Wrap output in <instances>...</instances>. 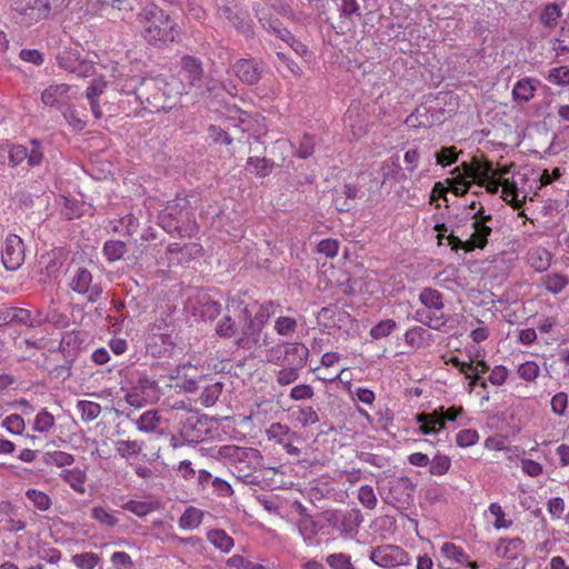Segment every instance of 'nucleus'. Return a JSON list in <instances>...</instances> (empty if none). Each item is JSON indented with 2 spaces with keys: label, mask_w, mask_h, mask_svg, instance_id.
Listing matches in <instances>:
<instances>
[{
  "label": "nucleus",
  "mask_w": 569,
  "mask_h": 569,
  "mask_svg": "<svg viewBox=\"0 0 569 569\" xmlns=\"http://www.w3.org/2000/svg\"><path fill=\"white\" fill-rule=\"evenodd\" d=\"M142 38L151 46L163 47L178 40L180 27L177 21L158 4L143 6L137 14Z\"/></svg>",
  "instance_id": "f257e3e1"
},
{
  "label": "nucleus",
  "mask_w": 569,
  "mask_h": 569,
  "mask_svg": "<svg viewBox=\"0 0 569 569\" xmlns=\"http://www.w3.org/2000/svg\"><path fill=\"white\" fill-rule=\"evenodd\" d=\"M216 332L219 337L234 338L236 345L248 351L257 350L269 343V336L263 332L261 326L234 310L228 311V315L217 323Z\"/></svg>",
  "instance_id": "f03ea898"
},
{
  "label": "nucleus",
  "mask_w": 569,
  "mask_h": 569,
  "mask_svg": "<svg viewBox=\"0 0 569 569\" xmlns=\"http://www.w3.org/2000/svg\"><path fill=\"white\" fill-rule=\"evenodd\" d=\"M210 456L237 472L238 480L257 485V477L252 471L262 465L263 456L252 447H241L237 445H223L210 449Z\"/></svg>",
  "instance_id": "7ed1b4c3"
},
{
  "label": "nucleus",
  "mask_w": 569,
  "mask_h": 569,
  "mask_svg": "<svg viewBox=\"0 0 569 569\" xmlns=\"http://www.w3.org/2000/svg\"><path fill=\"white\" fill-rule=\"evenodd\" d=\"M466 176L471 178L472 182L486 187L489 193H497L502 189V197L506 201L517 200L519 197L515 182L498 177L497 171L488 162L473 161L463 162Z\"/></svg>",
  "instance_id": "20e7f679"
},
{
  "label": "nucleus",
  "mask_w": 569,
  "mask_h": 569,
  "mask_svg": "<svg viewBox=\"0 0 569 569\" xmlns=\"http://www.w3.org/2000/svg\"><path fill=\"white\" fill-rule=\"evenodd\" d=\"M276 305L272 301L258 302L247 292H239L227 301V311H237L242 317H249L262 328L274 313Z\"/></svg>",
  "instance_id": "39448f33"
},
{
  "label": "nucleus",
  "mask_w": 569,
  "mask_h": 569,
  "mask_svg": "<svg viewBox=\"0 0 569 569\" xmlns=\"http://www.w3.org/2000/svg\"><path fill=\"white\" fill-rule=\"evenodd\" d=\"M463 413L461 407H449L446 410H435L428 413H418L416 421L419 423L418 432L425 436L438 435L445 429L446 421H457Z\"/></svg>",
  "instance_id": "423d86ee"
},
{
  "label": "nucleus",
  "mask_w": 569,
  "mask_h": 569,
  "mask_svg": "<svg viewBox=\"0 0 569 569\" xmlns=\"http://www.w3.org/2000/svg\"><path fill=\"white\" fill-rule=\"evenodd\" d=\"M369 559L383 569H395L410 565L409 553L397 545H381L371 548Z\"/></svg>",
  "instance_id": "0eeeda50"
},
{
  "label": "nucleus",
  "mask_w": 569,
  "mask_h": 569,
  "mask_svg": "<svg viewBox=\"0 0 569 569\" xmlns=\"http://www.w3.org/2000/svg\"><path fill=\"white\" fill-rule=\"evenodd\" d=\"M469 230L467 252L483 249L488 243V237L492 232V217L490 214L483 216L481 211H478L470 222Z\"/></svg>",
  "instance_id": "6e6552de"
},
{
  "label": "nucleus",
  "mask_w": 569,
  "mask_h": 569,
  "mask_svg": "<svg viewBox=\"0 0 569 569\" xmlns=\"http://www.w3.org/2000/svg\"><path fill=\"white\" fill-rule=\"evenodd\" d=\"M26 258L24 244L17 234H8L1 248V260L9 271L18 270Z\"/></svg>",
  "instance_id": "1a4fd4ad"
},
{
  "label": "nucleus",
  "mask_w": 569,
  "mask_h": 569,
  "mask_svg": "<svg viewBox=\"0 0 569 569\" xmlns=\"http://www.w3.org/2000/svg\"><path fill=\"white\" fill-rule=\"evenodd\" d=\"M218 14L220 18L228 20L246 37L252 36V20L246 11L240 9L237 0H228L226 4L219 7Z\"/></svg>",
  "instance_id": "9d476101"
},
{
  "label": "nucleus",
  "mask_w": 569,
  "mask_h": 569,
  "mask_svg": "<svg viewBox=\"0 0 569 569\" xmlns=\"http://www.w3.org/2000/svg\"><path fill=\"white\" fill-rule=\"evenodd\" d=\"M12 8L29 23L48 18L52 9L50 0H13Z\"/></svg>",
  "instance_id": "9b49d317"
},
{
  "label": "nucleus",
  "mask_w": 569,
  "mask_h": 569,
  "mask_svg": "<svg viewBox=\"0 0 569 569\" xmlns=\"http://www.w3.org/2000/svg\"><path fill=\"white\" fill-rule=\"evenodd\" d=\"M57 62L63 70L74 73L79 78H87L93 74L94 67L91 62L80 59L78 51L64 49L57 56Z\"/></svg>",
  "instance_id": "f8f14e48"
},
{
  "label": "nucleus",
  "mask_w": 569,
  "mask_h": 569,
  "mask_svg": "<svg viewBox=\"0 0 569 569\" xmlns=\"http://www.w3.org/2000/svg\"><path fill=\"white\" fill-rule=\"evenodd\" d=\"M146 89L161 91L163 98H166V103H172V107L181 94L187 93L184 83L178 81L174 77H171L170 80L163 77L146 79Z\"/></svg>",
  "instance_id": "ddd939ff"
},
{
  "label": "nucleus",
  "mask_w": 569,
  "mask_h": 569,
  "mask_svg": "<svg viewBox=\"0 0 569 569\" xmlns=\"http://www.w3.org/2000/svg\"><path fill=\"white\" fill-rule=\"evenodd\" d=\"M70 288L79 295H86L89 302H94L101 296V287L93 283L91 272L86 268H78L71 280Z\"/></svg>",
  "instance_id": "4468645a"
},
{
  "label": "nucleus",
  "mask_w": 569,
  "mask_h": 569,
  "mask_svg": "<svg viewBox=\"0 0 569 569\" xmlns=\"http://www.w3.org/2000/svg\"><path fill=\"white\" fill-rule=\"evenodd\" d=\"M178 81L183 82L186 91L193 87H200L203 77L202 63L198 58L183 56Z\"/></svg>",
  "instance_id": "2eb2a0df"
},
{
  "label": "nucleus",
  "mask_w": 569,
  "mask_h": 569,
  "mask_svg": "<svg viewBox=\"0 0 569 569\" xmlns=\"http://www.w3.org/2000/svg\"><path fill=\"white\" fill-rule=\"evenodd\" d=\"M71 99V86L67 83H53L41 92V101L49 108L62 110Z\"/></svg>",
  "instance_id": "dca6fc26"
},
{
  "label": "nucleus",
  "mask_w": 569,
  "mask_h": 569,
  "mask_svg": "<svg viewBox=\"0 0 569 569\" xmlns=\"http://www.w3.org/2000/svg\"><path fill=\"white\" fill-rule=\"evenodd\" d=\"M207 431L206 421L197 413H192L182 421L180 437L183 439V442L188 445L199 443L204 439Z\"/></svg>",
  "instance_id": "f3484780"
},
{
  "label": "nucleus",
  "mask_w": 569,
  "mask_h": 569,
  "mask_svg": "<svg viewBox=\"0 0 569 569\" xmlns=\"http://www.w3.org/2000/svg\"><path fill=\"white\" fill-rule=\"evenodd\" d=\"M26 325L30 327L41 326L42 320L37 319L30 310L18 307H6L0 310V326L1 325Z\"/></svg>",
  "instance_id": "a211bd4d"
},
{
  "label": "nucleus",
  "mask_w": 569,
  "mask_h": 569,
  "mask_svg": "<svg viewBox=\"0 0 569 569\" xmlns=\"http://www.w3.org/2000/svg\"><path fill=\"white\" fill-rule=\"evenodd\" d=\"M415 485L408 477H399L389 482L388 501L392 505L408 503L413 496Z\"/></svg>",
  "instance_id": "6ab92c4d"
},
{
  "label": "nucleus",
  "mask_w": 569,
  "mask_h": 569,
  "mask_svg": "<svg viewBox=\"0 0 569 569\" xmlns=\"http://www.w3.org/2000/svg\"><path fill=\"white\" fill-rule=\"evenodd\" d=\"M233 72L241 82L252 86L259 82L262 66L253 59H240L233 64Z\"/></svg>",
  "instance_id": "aec40b11"
},
{
  "label": "nucleus",
  "mask_w": 569,
  "mask_h": 569,
  "mask_svg": "<svg viewBox=\"0 0 569 569\" xmlns=\"http://www.w3.org/2000/svg\"><path fill=\"white\" fill-rule=\"evenodd\" d=\"M252 9L263 29L274 33L279 39L287 43L291 41L293 38L291 32L288 29L282 28L277 19H273L263 8H261V3H253Z\"/></svg>",
  "instance_id": "412c9836"
},
{
  "label": "nucleus",
  "mask_w": 569,
  "mask_h": 569,
  "mask_svg": "<svg viewBox=\"0 0 569 569\" xmlns=\"http://www.w3.org/2000/svg\"><path fill=\"white\" fill-rule=\"evenodd\" d=\"M309 358V349L301 342H286L282 365L302 370Z\"/></svg>",
  "instance_id": "4be33fe9"
},
{
  "label": "nucleus",
  "mask_w": 569,
  "mask_h": 569,
  "mask_svg": "<svg viewBox=\"0 0 569 569\" xmlns=\"http://www.w3.org/2000/svg\"><path fill=\"white\" fill-rule=\"evenodd\" d=\"M440 553L446 560L452 563L466 566L470 569L480 568V566L476 561L470 560L469 555L465 551V549L461 546H458L453 542H443L440 547Z\"/></svg>",
  "instance_id": "5701e85b"
},
{
  "label": "nucleus",
  "mask_w": 569,
  "mask_h": 569,
  "mask_svg": "<svg viewBox=\"0 0 569 569\" xmlns=\"http://www.w3.org/2000/svg\"><path fill=\"white\" fill-rule=\"evenodd\" d=\"M177 207L168 206L158 216V224L168 233H177L180 237L190 234V223L187 221L186 227H181L176 222Z\"/></svg>",
  "instance_id": "b1692460"
},
{
  "label": "nucleus",
  "mask_w": 569,
  "mask_h": 569,
  "mask_svg": "<svg viewBox=\"0 0 569 569\" xmlns=\"http://www.w3.org/2000/svg\"><path fill=\"white\" fill-rule=\"evenodd\" d=\"M477 358L478 355L472 359V368L466 369V372L462 373L469 380L466 386L469 393L475 390L476 386L487 389V381L482 380L481 375L489 370V366L483 359L476 360Z\"/></svg>",
  "instance_id": "393cba45"
},
{
  "label": "nucleus",
  "mask_w": 569,
  "mask_h": 569,
  "mask_svg": "<svg viewBox=\"0 0 569 569\" xmlns=\"http://www.w3.org/2000/svg\"><path fill=\"white\" fill-rule=\"evenodd\" d=\"M157 388V382L143 377L140 378L138 381V385L131 388L124 396V401L130 407H133L134 409L142 408L147 403L146 397L142 395L144 389H151L154 390Z\"/></svg>",
  "instance_id": "a878e982"
},
{
  "label": "nucleus",
  "mask_w": 569,
  "mask_h": 569,
  "mask_svg": "<svg viewBox=\"0 0 569 569\" xmlns=\"http://www.w3.org/2000/svg\"><path fill=\"white\" fill-rule=\"evenodd\" d=\"M137 99L141 101L146 100L148 107L154 111H167L172 109V103H166V98H163V93H161V91L146 89V79L140 82Z\"/></svg>",
  "instance_id": "bb28decb"
},
{
  "label": "nucleus",
  "mask_w": 569,
  "mask_h": 569,
  "mask_svg": "<svg viewBox=\"0 0 569 569\" xmlns=\"http://www.w3.org/2000/svg\"><path fill=\"white\" fill-rule=\"evenodd\" d=\"M525 542L521 538H501L496 546V555L507 560H516L522 553Z\"/></svg>",
  "instance_id": "cd10ccee"
},
{
  "label": "nucleus",
  "mask_w": 569,
  "mask_h": 569,
  "mask_svg": "<svg viewBox=\"0 0 569 569\" xmlns=\"http://www.w3.org/2000/svg\"><path fill=\"white\" fill-rule=\"evenodd\" d=\"M363 517L358 509H352L336 517L335 527L345 535H353L358 531Z\"/></svg>",
  "instance_id": "c85d7f7f"
},
{
  "label": "nucleus",
  "mask_w": 569,
  "mask_h": 569,
  "mask_svg": "<svg viewBox=\"0 0 569 569\" xmlns=\"http://www.w3.org/2000/svg\"><path fill=\"white\" fill-rule=\"evenodd\" d=\"M266 436L269 441L282 446L287 440H298L299 436L289 426L273 422L266 430Z\"/></svg>",
  "instance_id": "c756f323"
},
{
  "label": "nucleus",
  "mask_w": 569,
  "mask_h": 569,
  "mask_svg": "<svg viewBox=\"0 0 569 569\" xmlns=\"http://www.w3.org/2000/svg\"><path fill=\"white\" fill-rule=\"evenodd\" d=\"M60 479L68 483L76 492L83 495L87 490V472L86 470L74 467L71 469H63L59 473Z\"/></svg>",
  "instance_id": "7c9ffc66"
},
{
  "label": "nucleus",
  "mask_w": 569,
  "mask_h": 569,
  "mask_svg": "<svg viewBox=\"0 0 569 569\" xmlns=\"http://www.w3.org/2000/svg\"><path fill=\"white\" fill-rule=\"evenodd\" d=\"M87 335L83 331L71 330L62 335L60 350L68 355H76L80 351Z\"/></svg>",
  "instance_id": "2f4dec72"
},
{
  "label": "nucleus",
  "mask_w": 569,
  "mask_h": 569,
  "mask_svg": "<svg viewBox=\"0 0 569 569\" xmlns=\"http://www.w3.org/2000/svg\"><path fill=\"white\" fill-rule=\"evenodd\" d=\"M539 81L532 78H523L516 82L512 89V98L519 102H528L535 97Z\"/></svg>",
  "instance_id": "473e14b6"
},
{
  "label": "nucleus",
  "mask_w": 569,
  "mask_h": 569,
  "mask_svg": "<svg viewBox=\"0 0 569 569\" xmlns=\"http://www.w3.org/2000/svg\"><path fill=\"white\" fill-rule=\"evenodd\" d=\"M41 263L43 267L41 268V274L44 277L43 282H50L57 280L61 273V268L63 262L60 257H58L54 252L48 253L42 257Z\"/></svg>",
  "instance_id": "72a5a7b5"
},
{
  "label": "nucleus",
  "mask_w": 569,
  "mask_h": 569,
  "mask_svg": "<svg viewBox=\"0 0 569 569\" xmlns=\"http://www.w3.org/2000/svg\"><path fill=\"white\" fill-rule=\"evenodd\" d=\"M413 318L433 330H440L447 323V318L441 311L429 309H418Z\"/></svg>",
  "instance_id": "f704fd0d"
},
{
  "label": "nucleus",
  "mask_w": 569,
  "mask_h": 569,
  "mask_svg": "<svg viewBox=\"0 0 569 569\" xmlns=\"http://www.w3.org/2000/svg\"><path fill=\"white\" fill-rule=\"evenodd\" d=\"M552 254L545 248L537 247L529 251L528 262L538 272L546 271L551 263Z\"/></svg>",
  "instance_id": "c9c22d12"
},
{
  "label": "nucleus",
  "mask_w": 569,
  "mask_h": 569,
  "mask_svg": "<svg viewBox=\"0 0 569 569\" xmlns=\"http://www.w3.org/2000/svg\"><path fill=\"white\" fill-rule=\"evenodd\" d=\"M488 512L493 518L492 527L496 530L510 529L515 523L498 502H491L488 507Z\"/></svg>",
  "instance_id": "e433bc0d"
},
{
  "label": "nucleus",
  "mask_w": 569,
  "mask_h": 569,
  "mask_svg": "<svg viewBox=\"0 0 569 569\" xmlns=\"http://www.w3.org/2000/svg\"><path fill=\"white\" fill-rule=\"evenodd\" d=\"M188 201L187 200H180L172 207H177V213H176V222L177 224H180L181 227H186L187 221L192 224L190 226V234L188 237H192L197 230V223L194 219V214L191 212V210L187 207Z\"/></svg>",
  "instance_id": "4c0bfd02"
},
{
  "label": "nucleus",
  "mask_w": 569,
  "mask_h": 569,
  "mask_svg": "<svg viewBox=\"0 0 569 569\" xmlns=\"http://www.w3.org/2000/svg\"><path fill=\"white\" fill-rule=\"evenodd\" d=\"M28 501L34 507V509L46 512L52 506V500L48 493L36 488H29L24 492Z\"/></svg>",
  "instance_id": "58836bf2"
},
{
  "label": "nucleus",
  "mask_w": 569,
  "mask_h": 569,
  "mask_svg": "<svg viewBox=\"0 0 569 569\" xmlns=\"http://www.w3.org/2000/svg\"><path fill=\"white\" fill-rule=\"evenodd\" d=\"M420 302L425 309L441 311L443 309L442 295L432 288H425L419 295Z\"/></svg>",
  "instance_id": "ea45409f"
},
{
  "label": "nucleus",
  "mask_w": 569,
  "mask_h": 569,
  "mask_svg": "<svg viewBox=\"0 0 569 569\" xmlns=\"http://www.w3.org/2000/svg\"><path fill=\"white\" fill-rule=\"evenodd\" d=\"M8 156L9 164L17 167L22 161L27 160L28 148L20 144H8L0 147V157Z\"/></svg>",
  "instance_id": "a19ab883"
},
{
  "label": "nucleus",
  "mask_w": 569,
  "mask_h": 569,
  "mask_svg": "<svg viewBox=\"0 0 569 569\" xmlns=\"http://www.w3.org/2000/svg\"><path fill=\"white\" fill-rule=\"evenodd\" d=\"M203 518V512L196 507H188L179 519V527L183 530L198 528Z\"/></svg>",
  "instance_id": "79ce46f5"
},
{
  "label": "nucleus",
  "mask_w": 569,
  "mask_h": 569,
  "mask_svg": "<svg viewBox=\"0 0 569 569\" xmlns=\"http://www.w3.org/2000/svg\"><path fill=\"white\" fill-rule=\"evenodd\" d=\"M42 462L47 466L63 468L74 462V456L64 451H47L42 455Z\"/></svg>",
  "instance_id": "37998d69"
},
{
  "label": "nucleus",
  "mask_w": 569,
  "mask_h": 569,
  "mask_svg": "<svg viewBox=\"0 0 569 569\" xmlns=\"http://www.w3.org/2000/svg\"><path fill=\"white\" fill-rule=\"evenodd\" d=\"M451 173L455 176L451 183V191L456 196H463L469 190L472 182L471 178L466 176L463 163L455 168Z\"/></svg>",
  "instance_id": "c03bdc74"
},
{
  "label": "nucleus",
  "mask_w": 569,
  "mask_h": 569,
  "mask_svg": "<svg viewBox=\"0 0 569 569\" xmlns=\"http://www.w3.org/2000/svg\"><path fill=\"white\" fill-rule=\"evenodd\" d=\"M208 540L220 551L229 552L233 548V539L221 529L210 530L207 535Z\"/></svg>",
  "instance_id": "a18cd8bd"
},
{
  "label": "nucleus",
  "mask_w": 569,
  "mask_h": 569,
  "mask_svg": "<svg viewBox=\"0 0 569 569\" xmlns=\"http://www.w3.org/2000/svg\"><path fill=\"white\" fill-rule=\"evenodd\" d=\"M298 531L307 545H313L315 537L319 531V527L310 516L302 517L298 523Z\"/></svg>",
  "instance_id": "49530a36"
},
{
  "label": "nucleus",
  "mask_w": 569,
  "mask_h": 569,
  "mask_svg": "<svg viewBox=\"0 0 569 569\" xmlns=\"http://www.w3.org/2000/svg\"><path fill=\"white\" fill-rule=\"evenodd\" d=\"M194 312L203 320H213L221 312V305L204 297L199 302V307L194 308Z\"/></svg>",
  "instance_id": "de8ad7c7"
},
{
  "label": "nucleus",
  "mask_w": 569,
  "mask_h": 569,
  "mask_svg": "<svg viewBox=\"0 0 569 569\" xmlns=\"http://www.w3.org/2000/svg\"><path fill=\"white\" fill-rule=\"evenodd\" d=\"M143 441L118 440L114 442L116 451L121 458L137 457L143 449Z\"/></svg>",
  "instance_id": "09e8293b"
},
{
  "label": "nucleus",
  "mask_w": 569,
  "mask_h": 569,
  "mask_svg": "<svg viewBox=\"0 0 569 569\" xmlns=\"http://www.w3.org/2000/svg\"><path fill=\"white\" fill-rule=\"evenodd\" d=\"M273 167V162L264 157H249L247 159V168L259 178L269 176Z\"/></svg>",
  "instance_id": "8fccbe9b"
},
{
  "label": "nucleus",
  "mask_w": 569,
  "mask_h": 569,
  "mask_svg": "<svg viewBox=\"0 0 569 569\" xmlns=\"http://www.w3.org/2000/svg\"><path fill=\"white\" fill-rule=\"evenodd\" d=\"M140 82L141 81L138 78L131 77L123 72H119L116 76V80H114L116 89L120 93H126V94L134 93L136 96H137V92L139 91L138 84H140Z\"/></svg>",
  "instance_id": "3c124183"
},
{
  "label": "nucleus",
  "mask_w": 569,
  "mask_h": 569,
  "mask_svg": "<svg viewBox=\"0 0 569 569\" xmlns=\"http://www.w3.org/2000/svg\"><path fill=\"white\" fill-rule=\"evenodd\" d=\"M159 503L152 500H129L123 505V508L138 517H144L156 509Z\"/></svg>",
  "instance_id": "603ef678"
},
{
  "label": "nucleus",
  "mask_w": 569,
  "mask_h": 569,
  "mask_svg": "<svg viewBox=\"0 0 569 569\" xmlns=\"http://www.w3.org/2000/svg\"><path fill=\"white\" fill-rule=\"evenodd\" d=\"M127 244L121 240H108L103 244V256L109 262L120 260L127 253Z\"/></svg>",
  "instance_id": "864d4df0"
},
{
  "label": "nucleus",
  "mask_w": 569,
  "mask_h": 569,
  "mask_svg": "<svg viewBox=\"0 0 569 569\" xmlns=\"http://www.w3.org/2000/svg\"><path fill=\"white\" fill-rule=\"evenodd\" d=\"M429 338L428 331L419 326L412 327L408 329L405 333V341L411 348H422L425 347L427 340Z\"/></svg>",
  "instance_id": "5fc2aeb1"
},
{
  "label": "nucleus",
  "mask_w": 569,
  "mask_h": 569,
  "mask_svg": "<svg viewBox=\"0 0 569 569\" xmlns=\"http://www.w3.org/2000/svg\"><path fill=\"white\" fill-rule=\"evenodd\" d=\"M159 422L160 418L158 412L154 410L146 411L139 418L133 420L137 429L141 432H151L156 430Z\"/></svg>",
  "instance_id": "6e6d98bb"
},
{
  "label": "nucleus",
  "mask_w": 569,
  "mask_h": 569,
  "mask_svg": "<svg viewBox=\"0 0 569 569\" xmlns=\"http://www.w3.org/2000/svg\"><path fill=\"white\" fill-rule=\"evenodd\" d=\"M56 425V419L46 408L41 409L34 417L32 429L40 433H48Z\"/></svg>",
  "instance_id": "4d7b16f0"
},
{
  "label": "nucleus",
  "mask_w": 569,
  "mask_h": 569,
  "mask_svg": "<svg viewBox=\"0 0 569 569\" xmlns=\"http://www.w3.org/2000/svg\"><path fill=\"white\" fill-rule=\"evenodd\" d=\"M292 415L295 420L305 428L319 422L318 412L310 406H300Z\"/></svg>",
  "instance_id": "13d9d810"
},
{
  "label": "nucleus",
  "mask_w": 569,
  "mask_h": 569,
  "mask_svg": "<svg viewBox=\"0 0 569 569\" xmlns=\"http://www.w3.org/2000/svg\"><path fill=\"white\" fill-rule=\"evenodd\" d=\"M300 369L281 365L278 370L274 371L276 382L280 387H286L296 382L300 377Z\"/></svg>",
  "instance_id": "bf43d9fd"
},
{
  "label": "nucleus",
  "mask_w": 569,
  "mask_h": 569,
  "mask_svg": "<svg viewBox=\"0 0 569 569\" xmlns=\"http://www.w3.org/2000/svg\"><path fill=\"white\" fill-rule=\"evenodd\" d=\"M325 561L330 569H355L351 556L345 552L329 553Z\"/></svg>",
  "instance_id": "052dcab7"
},
{
  "label": "nucleus",
  "mask_w": 569,
  "mask_h": 569,
  "mask_svg": "<svg viewBox=\"0 0 569 569\" xmlns=\"http://www.w3.org/2000/svg\"><path fill=\"white\" fill-rule=\"evenodd\" d=\"M569 283L566 276L561 273H548L543 277V286L549 292L557 295L561 292Z\"/></svg>",
  "instance_id": "680f3d73"
},
{
  "label": "nucleus",
  "mask_w": 569,
  "mask_h": 569,
  "mask_svg": "<svg viewBox=\"0 0 569 569\" xmlns=\"http://www.w3.org/2000/svg\"><path fill=\"white\" fill-rule=\"evenodd\" d=\"M561 17V9L557 3H548L540 13V22L548 28H553L558 24Z\"/></svg>",
  "instance_id": "e2e57ef3"
},
{
  "label": "nucleus",
  "mask_w": 569,
  "mask_h": 569,
  "mask_svg": "<svg viewBox=\"0 0 569 569\" xmlns=\"http://www.w3.org/2000/svg\"><path fill=\"white\" fill-rule=\"evenodd\" d=\"M428 466L429 472L432 476L440 477L449 471L451 467V459L446 455L437 453L431 460H429Z\"/></svg>",
  "instance_id": "0e129e2a"
},
{
  "label": "nucleus",
  "mask_w": 569,
  "mask_h": 569,
  "mask_svg": "<svg viewBox=\"0 0 569 569\" xmlns=\"http://www.w3.org/2000/svg\"><path fill=\"white\" fill-rule=\"evenodd\" d=\"M77 408L81 413V419L87 422L97 419L101 412L100 405L89 400L78 401Z\"/></svg>",
  "instance_id": "69168bd1"
},
{
  "label": "nucleus",
  "mask_w": 569,
  "mask_h": 569,
  "mask_svg": "<svg viewBox=\"0 0 569 569\" xmlns=\"http://www.w3.org/2000/svg\"><path fill=\"white\" fill-rule=\"evenodd\" d=\"M517 373L522 380L532 382L539 377L540 367L536 361L528 360L518 366Z\"/></svg>",
  "instance_id": "338daca9"
},
{
  "label": "nucleus",
  "mask_w": 569,
  "mask_h": 569,
  "mask_svg": "<svg viewBox=\"0 0 569 569\" xmlns=\"http://www.w3.org/2000/svg\"><path fill=\"white\" fill-rule=\"evenodd\" d=\"M546 79L556 86L563 87L569 84V67L561 66L550 69Z\"/></svg>",
  "instance_id": "774afa93"
}]
</instances>
